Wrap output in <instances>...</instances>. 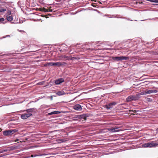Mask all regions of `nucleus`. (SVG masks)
Here are the masks:
<instances>
[{
  "instance_id": "39448f33",
  "label": "nucleus",
  "mask_w": 158,
  "mask_h": 158,
  "mask_svg": "<svg viewBox=\"0 0 158 158\" xmlns=\"http://www.w3.org/2000/svg\"><path fill=\"white\" fill-rule=\"evenodd\" d=\"M32 115L31 113L24 114L21 115V118L23 119H26L30 117Z\"/></svg>"
},
{
  "instance_id": "c756f323",
  "label": "nucleus",
  "mask_w": 158,
  "mask_h": 158,
  "mask_svg": "<svg viewBox=\"0 0 158 158\" xmlns=\"http://www.w3.org/2000/svg\"><path fill=\"white\" fill-rule=\"evenodd\" d=\"M156 131L157 132H158V128L156 130Z\"/></svg>"
},
{
  "instance_id": "bb28decb",
  "label": "nucleus",
  "mask_w": 158,
  "mask_h": 158,
  "mask_svg": "<svg viewBox=\"0 0 158 158\" xmlns=\"http://www.w3.org/2000/svg\"><path fill=\"white\" fill-rule=\"evenodd\" d=\"M131 111L133 112L134 113H136L137 112V111L136 110H129V112H130Z\"/></svg>"
},
{
  "instance_id": "4468645a",
  "label": "nucleus",
  "mask_w": 158,
  "mask_h": 158,
  "mask_svg": "<svg viewBox=\"0 0 158 158\" xmlns=\"http://www.w3.org/2000/svg\"><path fill=\"white\" fill-rule=\"evenodd\" d=\"M35 110V108H30L28 109H27L25 110L27 112L30 113V112H33L34 111V110Z\"/></svg>"
},
{
  "instance_id": "ddd939ff",
  "label": "nucleus",
  "mask_w": 158,
  "mask_h": 158,
  "mask_svg": "<svg viewBox=\"0 0 158 158\" xmlns=\"http://www.w3.org/2000/svg\"><path fill=\"white\" fill-rule=\"evenodd\" d=\"M158 92V91L157 90H147V93L148 94H150L151 93H156Z\"/></svg>"
},
{
  "instance_id": "72a5a7b5",
  "label": "nucleus",
  "mask_w": 158,
  "mask_h": 158,
  "mask_svg": "<svg viewBox=\"0 0 158 158\" xmlns=\"http://www.w3.org/2000/svg\"><path fill=\"white\" fill-rule=\"evenodd\" d=\"M2 131V129L0 128V132Z\"/></svg>"
},
{
  "instance_id": "f257e3e1",
  "label": "nucleus",
  "mask_w": 158,
  "mask_h": 158,
  "mask_svg": "<svg viewBox=\"0 0 158 158\" xmlns=\"http://www.w3.org/2000/svg\"><path fill=\"white\" fill-rule=\"evenodd\" d=\"M18 131V130L16 129L9 130L3 131V134L4 135L7 136L10 135H12L15 133L17 132Z\"/></svg>"
},
{
  "instance_id": "2f4dec72",
  "label": "nucleus",
  "mask_w": 158,
  "mask_h": 158,
  "mask_svg": "<svg viewBox=\"0 0 158 158\" xmlns=\"http://www.w3.org/2000/svg\"><path fill=\"white\" fill-rule=\"evenodd\" d=\"M37 51V50H35V51H32V52H35L36 51Z\"/></svg>"
},
{
  "instance_id": "a878e982",
  "label": "nucleus",
  "mask_w": 158,
  "mask_h": 158,
  "mask_svg": "<svg viewBox=\"0 0 158 158\" xmlns=\"http://www.w3.org/2000/svg\"><path fill=\"white\" fill-rule=\"evenodd\" d=\"M4 21V19L3 18H1L0 19V22L2 23Z\"/></svg>"
},
{
  "instance_id": "412c9836",
  "label": "nucleus",
  "mask_w": 158,
  "mask_h": 158,
  "mask_svg": "<svg viewBox=\"0 0 158 158\" xmlns=\"http://www.w3.org/2000/svg\"><path fill=\"white\" fill-rule=\"evenodd\" d=\"M7 150L6 149V150H0V153L4 152H7Z\"/></svg>"
},
{
  "instance_id": "6ab92c4d",
  "label": "nucleus",
  "mask_w": 158,
  "mask_h": 158,
  "mask_svg": "<svg viewBox=\"0 0 158 158\" xmlns=\"http://www.w3.org/2000/svg\"><path fill=\"white\" fill-rule=\"evenodd\" d=\"M47 65L50 66H54V63L53 62H49L47 63Z\"/></svg>"
},
{
  "instance_id": "f8f14e48",
  "label": "nucleus",
  "mask_w": 158,
  "mask_h": 158,
  "mask_svg": "<svg viewBox=\"0 0 158 158\" xmlns=\"http://www.w3.org/2000/svg\"><path fill=\"white\" fill-rule=\"evenodd\" d=\"M36 10H39L41 11H44L45 12H48V10H47V9L45 8H37L36 9Z\"/></svg>"
},
{
  "instance_id": "2eb2a0df",
  "label": "nucleus",
  "mask_w": 158,
  "mask_h": 158,
  "mask_svg": "<svg viewBox=\"0 0 158 158\" xmlns=\"http://www.w3.org/2000/svg\"><path fill=\"white\" fill-rule=\"evenodd\" d=\"M56 94L58 96H61L65 94V93L64 91H59L56 93Z\"/></svg>"
},
{
  "instance_id": "c85d7f7f",
  "label": "nucleus",
  "mask_w": 158,
  "mask_h": 158,
  "mask_svg": "<svg viewBox=\"0 0 158 158\" xmlns=\"http://www.w3.org/2000/svg\"><path fill=\"white\" fill-rule=\"evenodd\" d=\"M153 2L158 3V0H155V1H153Z\"/></svg>"
},
{
  "instance_id": "473e14b6",
  "label": "nucleus",
  "mask_w": 158,
  "mask_h": 158,
  "mask_svg": "<svg viewBox=\"0 0 158 158\" xmlns=\"http://www.w3.org/2000/svg\"><path fill=\"white\" fill-rule=\"evenodd\" d=\"M18 140H19V139H16V140L15 141H16V142L17 141H18Z\"/></svg>"
},
{
  "instance_id": "423d86ee",
  "label": "nucleus",
  "mask_w": 158,
  "mask_h": 158,
  "mask_svg": "<svg viewBox=\"0 0 158 158\" xmlns=\"http://www.w3.org/2000/svg\"><path fill=\"white\" fill-rule=\"evenodd\" d=\"M116 104V103L115 102H113L109 103L108 104L106 105L105 107L107 109H109L110 108H111L112 106H114Z\"/></svg>"
},
{
  "instance_id": "7c9ffc66",
  "label": "nucleus",
  "mask_w": 158,
  "mask_h": 158,
  "mask_svg": "<svg viewBox=\"0 0 158 158\" xmlns=\"http://www.w3.org/2000/svg\"><path fill=\"white\" fill-rule=\"evenodd\" d=\"M51 100H52V96H51Z\"/></svg>"
},
{
  "instance_id": "a211bd4d",
  "label": "nucleus",
  "mask_w": 158,
  "mask_h": 158,
  "mask_svg": "<svg viewBox=\"0 0 158 158\" xmlns=\"http://www.w3.org/2000/svg\"><path fill=\"white\" fill-rule=\"evenodd\" d=\"M148 94V93H147V90L146 91H144L143 92H142L139 94H137V96H139L141 95H143V94Z\"/></svg>"
},
{
  "instance_id": "9b49d317",
  "label": "nucleus",
  "mask_w": 158,
  "mask_h": 158,
  "mask_svg": "<svg viewBox=\"0 0 158 158\" xmlns=\"http://www.w3.org/2000/svg\"><path fill=\"white\" fill-rule=\"evenodd\" d=\"M63 57L64 58H66L67 60H73L76 59L77 58L75 57H72L71 56H64Z\"/></svg>"
},
{
  "instance_id": "cd10ccee",
  "label": "nucleus",
  "mask_w": 158,
  "mask_h": 158,
  "mask_svg": "<svg viewBox=\"0 0 158 158\" xmlns=\"http://www.w3.org/2000/svg\"><path fill=\"white\" fill-rule=\"evenodd\" d=\"M38 156V155H35L34 156V155H31V157H35V156Z\"/></svg>"
},
{
  "instance_id": "20e7f679",
  "label": "nucleus",
  "mask_w": 158,
  "mask_h": 158,
  "mask_svg": "<svg viewBox=\"0 0 158 158\" xmlns=\"http://www.w3.org/2000/svg\"><path fill=\"white\" fill-rule=\"evenodd\" d=\"M112 59L114 60L119 61L123 60H127L129 59V58L124 56H114L112 57Z\"/></svg>"
},
{
  "instance_id": "7ed1b4c3",
  "label": "nucleus",
  "mask_w": 158,
  "mask_h": 158,
  "mask_svg": "<svg viewBox=\"0 0 158 158\" xmlns=\"http://www.w3.org/2000/svg\"><path fill=\"white\" fill-rule=\"evenodd\" d=\"M158 145V144L157 143L151 142L143 144L142 146L143 148L152 147H156Z\"/></svg>"
},
{
  "instance_id": "f704fd0d",
  "label": "nucleus",
  "mask_w": 158,
  "mask_h": 158,
  "mask_svg": "<svg viewBox=\"0 0 158 158\" xmlns=\"http://www.w3.org/2000/svg\"><path fill=\"white\" fill-rule=\"evenodd\" d=\"M131 114L132 115H134V114H132V113H131Z\"/></svg>"
},
{
  "instance_id": "e433bc0d",
  "label": "nucleus",
  "mask_w": 158,
  "mask_h": 158,
  "mask_svg": "<svg viewBox=\"0 0 158 158\" xmlns=\"http://www.w3.org/2000/svg\"><path fill=\"white\" fill-rule=\"evenodd\" d=\"M59 0L60 1H61V0Z\"/></svg>"
},
{
  "instance_id": "f03ea898",
  "label": "nucleus",
  "mask_w": 158,
  "mask_h": 158,
  "mask_svg": "<svg viewBox=\"0 0 158 158\" xmlns=\"http://www.w3.org/2000/svg\"><path fill=\"white\" fill-rule=\"evenodd\" d=\"M139 98V96H138L137 94L135 95H130L126 98V101L128 102L132 101H135L138 100Z\"/></svg>"
},
{
  "instance_id": "f3484780",
  "label": "nucleus",
  "mask_w": 158,
  "mask_h": 158,
  "mask_svg": "<svg viewBox=\"0 0 158 158\" xmlns=\"http://www.w3.org/2000/svg\"><path fill=\"white\" fill-rule=\"evenodd\" d=\"M6 19L7 20L9 21H11L13 20V17L11 16H7Z\"/></svg>"
},
{
  "instance_id": "6e6552de",
  "label": "nucleus",
  "mask_w": 158,
  "mask_h": 158,
  "mask_svg": "<svg viewBox=\"0 0 158 158\" xmlns=\"http://www.w3.org/2000/svg\"><path fill=\"white\" fill-rule=\"evenodd\" d=\"M73 108L75 110L79 111H81L82 110L81 106L79 104L75 105L73 107Z\"/></svg>"
},
{
  "instance_id": "9d476101",
  "label": "nucleus",
  "mask_w": 158,
  "mask_h": 158,
  "mask_svg": "<svg viewBox=\"0 0 158 158\" xmlns=\"http://www.w3.org/2000/svg\"><path fill=\"white\" fill-rule=\"evenodd\" d=\"M66 63L64 62H56L54 63V66H59L66 64Z\"/></svg>"
},
{
  "instance_id": "4be33fe9",
  "label": "nucleus",
  "mask_w": 158,
  "mask_h": 158,
  "mask_svg": "<svg viewBox=\"0 0 158 158\" xmlns=\"http://www.w3.org/2000/svg\"><path fill=\"white\" fill-rule=\"evenodd\" d=\"M6 11V9L5 8H2L0 10V12H4Z\"/></svg>"
},
{
  "instance_id": "b1692460",
  "label": "nucleus",
  "mask_w": 158,
  "mask_h": 158,
  "mask_svg": "<svg viewBox=\"0 0 158 158\" xmlns=\"http://www.w3.org/2000/svg\"><path fill=\"white\" fill-rule=\"evenodd\" d=\"M81 118H84V119L85 120H86V117L85 116V114L82 115L81 116Z\"/></svg>"
},
{
  "instance_id": "aec40b11",
  "label": "nucleus",
  "mask_w": 158,
  "mask_h": 158,
  "mask_svg": "<svg viewBox=\"0 0 158 158\" xmlns=\"http://www.w3.org/2000/svg\"><path fill=\"white\" fill-rule=\"evenodd\" d=\"M44 81H42L39 82L37 83V85H43L44 84Z\"/></svg>"
},
{
  "instance_id": "0eeeda50",
  "label": "nucleus",
  "mask_w": 158,
  "mask_h": 158,
  "mask_svg": "<svg viewBox=\"0 0 158 158\" xmlns=\"http://www.w3.org/2000/svg\"><path fill=\"white\" fill-rule=\"evenodd\" d=\"M64 81V79L62 78H60L56 80L55 81V83L56 85H59L61 83H62Z\"/></svg>"
},
{
  "instance_id": "5701e85b",
  "label": "nucleus",
  "mask_w": 158,
  "mask_h": 158,
  "mask_svg": "<svg viewBox=\"0 0 158 158\" xmlns=\"http://www.w3.org/2000/svg\"><path fill=\"white\" fill-rule=\"evenodd\" d=\"M51 8V7H50L49 8L47 9V10H48V12H52V10Z\"/></svg>"
},
{
  "instance_id": "393cba45",
  "label": "nucleus",
  "mask_w": 158,
  "mask_h": 158,
  "mask_svg": "<svg viewBox=\"0 0 158 158\" xmlns=\"http://www.w3.org/2000/svg\"><path fill=\"white\" fill-rule=\"evenodd\" d=\"M11 14V12L10 10H8L7 11V14L8 15H10Z\"/></svg>"
},
{
  "instance_id": "c9c22d12",
  "label": "nucleus",
  "mask_w": 158,
  "mask_h": 158,
  "mask_svg": "<svg viewBox=\"0 0 158 158\" xmlns=\"http://www.w3.org/2000/svg\"><path fill=\"white\" fill-rule=\"evenodd\" d=\"M91 1H93V0H91Z\"/></svg>"
},
{
  "instance_id": "dca6fc26",
  "label": "nucleus",
  "mask_w": 158,
  "mask_h": 158,
  "mask_svg": "<svg viewBox=\"0 0 158 158\" xmlns=\"http://www.w3.org/2000/svg\"><path fill=\"white\" fill-rule=\"evenodd\" d=\"M60 113V112H59V111H53L51 113H49L48 114L49 115H52L53 114H59Z\"/></svg>"
},
{
  "instance_id": "1a4fd4ad",
  "label": "nucleus",
  "mask_w": 158,
  "mask_h": 158,
  "mask_svg": "<svg viewBox=\"0 0 158 158\" xmlns=\"http://www.w3.org/2000/svg\"><path fill=\"white\" fill-rule=\"evenodd\" d=\"M118 127H115L114 128H109L108 130V131L111 132H118L120 131L118 129Z\"/></svg>"
}]
</instances>
